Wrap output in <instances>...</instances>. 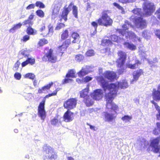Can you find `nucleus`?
<instances>
[{"mask_svg":"<svg viewBox=\"0 0 160 160\" xmlns=\"http://www.w3.org/2000/svg\"><path fill=\"white\" fill-rule=\"evenodd\" d=\"M60 10V8L57 6H55L52 10V15L55 16L58 14Z\"/></svg>","mask_w":160,"mask_h":160,"instance_id":"34","label":"nucleus"},{"mask_svg":"<svg viewBox=\"0 0 160 160\" xmlns=\"http://www.w3.org/2000/svg\"><path fill=\"white\" fill-rule=\"evenodd\" d=\"M36 15L41 18H43L45 16V13L41 9H38L36 11Z\"/></svg>","mask_w":160,"mask_h":160,"instance_id":"37","label":"nucleus"},{"mask_svg":"<svg viewBox=\"0 0 160 160\" xmlns=\"http://www.w3.org/2000/svg\"><path fill=\"white\" fill-rule=\"evenodd\" d=\"M89 92V88H85L80 92V97L83 98V99L89 96L88 95Z\"/></svg>","mask_w":160,"mask_h":160,"instance_id":"23","label":"nucleus"},{"mask_svg":"<svg viewBox=\"0 0 160 160\" xmlns=\"http://www.w3.org/2000/svg\"><path fill=\"white\" fill-rule=\"evenodd\" d=\"M60 90L59 88H56L52 93L46 95L43 98L38 107V115L42 120H44L46 117V112L45 110V105L46 98L52 96L57 95V92Z\"/></svg>","mask_w":160,"mask_h":160,"instance_id":"4","label":"nucleus"},{"mask_svg":"<svg viewBox=\"0 0 160 160\" xmlns=\"http://www.w3.org/2000/svg\"><path fill=\"white\" fill-rule=\"evenodd\" d=\"M103 78H107L110 81H112L116 78L117 75L115 72L112 71H106L103 73Z\"/></svg>","mask_w":160,"mask_h":160,"instance_id":"14","label":"nucleus"},{"mask_svg":"<svg viewBox=\"0 0 160 160\" xmlns=\"http://www.w3.org/2000/svg\"><path fill=\"white\" fill-rule=\"evenodd\" d=\"M23 24L24 25H28L29 26H31L33 24V22L30 19H26L23 22Z\"/></svg>","mask_w":160,"mask_h":160,"instance_id":"45","label":"nucleus"},{"mask_svg":"<svg viewBox=\"0 0 160 160\" xmlns=\"http://www.w3.org/2000/svg\"><path fill=\"white\" fill-rule=\"evenodd\" d=\"M30 37L29 35H24L21 39V41L26 42L30 39Z\"/></svg>","mask_w":160,"mask_h":160,"instance_id":"48","label":"nucleus"},{"mask_svg":"<svg viewBox=\"0 0 160 160\" xmlns=\"http://www.w3.org/2000/svg\"><path fill=\"white\" fill-rule=\"evenodd\" d=\"M160 135L156 138L150 140V146L152 148V150L155 153H158L160 151Z\"/></svg>","mask_w":160,"mask_h":160,"instance_id":"9","label":"nucleus"},{"mask_svg":"<svg viewBox=\"0 0 160 160\" xmlns=\"http://www.w3.org/2000/svg\"><path fill=\"white\" fill-rule=\"evenodd\" d=\"M111 38L112 41L117 42H119L120 39V38L119 37L115 35H112Z\"/></svg>","mask_w":160,"mask_h":160,"instance_id":"44","label":"nucleus"},{"mask_svg":"<svg viewBox=\"0 0 160 160\" xmlns=\"http://www.w3.org/2000/svg\"><path fill=\"white\" fill-rule=\"evenodd\" d=\"M126 34H127V35H126V38H131L133 39L138 38V37L135 33L131 31L127 32Z\"/></svg>","mask_w":160,"mask_h":160,"instance_id":"30","label":"nucleus"},{"mask_svg":"<svg viewBox=\"0 0 160 160\" xmlns=\"http://www.w3.org/2000/svg\"><path fill=\"white\" fill-rule=\"evenodd\" d=\"M69 32L67 29L63 30L61 35V41H62L67 40L69 37Z\"/></svg>","mask_w":160,"mask_h":160,"instance_id":"25","label":"nucleus"},{"mask_svg":"<svg viewBox=\"0 0 160 160\" xmlns=\"http://www.w3.org/2000/svg\"><path fill=\"white\" fill-rule=\"evenodd\" d=\"M88 74V72L84 69H82L78 74L79 77H83Z\"/></svg>","mask_w":160,"mask_h":160,"instance_id":"41","label":"nucleus"},{"mask_svg":"<svg viewBox=\"0 0 160 160\" xmlns=\"http://www.w3.org/2000/svg\"><path fill=\"white\" fill-rule=\"evenodd\" d=\"M102 116L105 122H110L114 121L116 118L117 115L114 113L108 112L107 111L102 112Z\"/></svg>","mask_w":160,"mask_h":160,"instance_id":"12","label":"nucleus"},{"mask_svg":"<svg viewBox=\"0 0 160 160\" xmlns=\"http://www.w3.org/2000/svg\"><path fill=\"white\" fill-rule=\"evenodd\" d=\"M65 26V25L63 23H58L55 27V29L56 30H59L62 28H64Z\"/></svg>","mask_w":160,"mask_h":160,"instance_id":"36","label":"nucleus"},{"mask_svg":"<svg viewBox=\"0 0 160 160\" xmlns=\"http://www.w3.org/2000/svg\"><path fill=\"white\" fill-rule=\"evenodd\" d=\"M26 51L25 50H22L20 52V54L24 56V57H28V55L26 54Z\"/></svg>","mask_w":160,"mask_h":160,"instance_id":"60","label":"nucleus"},{"mask_svg":"<svg viewBox=\"0 0 160 160\" xmlns=\"http://www.w3.org/2000/svg\"><path fill=\"white\" fill-rule=\"evenodd\" d=\"M77 101L78 100L76 98H70L64 102L63 107L67 110L72 109L76 107Z\"/></svg>","mask_w":160,"mask_h":160,"instance_id":"10","label":"nucleus"},{"mask_svg":"<svg viewBox=\"0 0 160 160\" xmlns=\"http://www.w3.org/2000/svg\"><path fill=\"white\" fill-rule=\"evenodd\" d=\"M34 15L33 14V13H31L29 16L28 19H30L31 20L33 19L34 18Z\"/></svg>","mask_w":160,"mask_h":160,"instance_id":"64","label":"nucleus"},{"mask_svg":"<svg viewBox=\"0 0 160 160\" xmlns=\"http://www.w3.org/2000/svg\"><path fill=\"white\" fill-rule=\"evenodd\" d=\"M71 43V40L70 38L65 40L63 42L62 44L57 48L58 52L60 54L61 56H62L63 54L66 51L67 48Z\"/></svg>","mask_w":160,"mask_h":160,"instance_id":"11","label":"nucleus"},{"mask_svg":"<svg viewBox=\"0 0 160 160\" xmlns=\"http://www.w3.org/2000/svg\"><path fill=\"white\" fill-rule=\"evenodd\" d=\"M42 59L45 62L48 61L51 63H54L57 61V57L54 55L53 49L50 48L47 52L44 54L42 58Z\"/></svg>","mask_w":160,"mask_h":160,"instance_id":"8","label":"nucleus"},{"mask_svg":"<svg viewBox=\"0 0 160 160\" xmlns=\"http://www.w3.org/2000/svg\"><path fill=\"white\" fill-rule=\"evenodd\" d=\"M111 13L109 10H103L101 13V16L97 20L98 25L106 27L111 26L113 20L109 14Z\"/></svg>","mask_w":160,"mask_h":160,"instance_id":"5","label":"nucleus"},{"mask_svg":"<svg viewBox=\"0 0 160 160\" xmlns=\"http://www.w3.org/2000/svg\"><path fill=\"white\" fill-rule=\"evenodd\" d=\"M96 80L97 81L98 84H99L103 88L104 90L105 91L106 89H108L109 92L110 91H112L114 89L112 88L109 89V87H110L111 84H113L115 85L117 89V92L118 91L119 88H120L121 89H125L127 88L128 87V85L127 82L126 81H124L122 82H117L116 83H111L109 84L108 81L104 79L102 76H99L97 77Z\"/></svg>","mask_w":160,"mask_h":160,"instance_id":"3","label":"nucleus"},{"mask_svg":"<svg viewBox=\"0 0 160 160\" xmlns=\"http://www.w3.org/2000/svg\"><path fill=\"white\" fill-rule=\"evenodd\" d=\"M151 103L154 104L155 106L156 110L158 111V114L156 115V118L157 120H160V107L158 105V104L155 102L153 100H152L151 101Z\"/></svg>","mask_w":160,"mask_h":160,"instance_id":"24","label":"nucleus"},{"mask_svg":"<svg viewBox=\"0 0 160 160\" xmlns=\"http://www.w3.org/2000/svg\"><path fill=\"white\" fill-rule=\"evenodd\" d=\"M91 24L94 28V31L92 34L94 35L96 33L97 28L98 24V22H97L95 21H92L91 22Z\"/></svg>","mask_w":160,"mask_h":160,"instance_id":"40","label":"nucleus"},{"mask_svg":"<svg viewBox=\"0 0 160 160\" xmlns=\"http://www.w3.org/2000/svg\"><path fill=\"white\" fill-rule=\"evenodd\" d=\"M155 35L160 40V29L156 30L155 32Z\"/></svg>","mask_w":160,"mask_h":160,"instance_id":"56","label":"nucleus"},{"mask_svg":"<svg viewBox=\"0 0 160 160\" xmlns=\"http://www.w3.org/2000/svg\"><path fill=\"white\" fill-rule=\"evenodd\" d=\"M115 84H111L109 87V89L113 88L112 91H110L105 94L104 97L107 101L106 108L108 109H110L114 112V113L117 115V111L119 110L118 106L114 103L112 102L113 100L117 95V89Z\"/></svg>","mask_w":160,"mask_h":160,"instance_id":"2","label":"nucleus"},{"mask_svg":"<svg viewBox=\"0 0 160 160\" xmlns=\"http://www.w3.org/2000/svg\"><path fill=\"white\" fill-rule=\"evenodd\" d=\"M35 5L34 4H29L26 7V9L28 10L32 9H33L35 8Z\"/></svg>","mask_w":160,"mask_h":160,"instance_id":"54","label":"nucleus"},{"mask_svg":"<svg viewBox=\"0 0 160 160\" xmlns=\"http://www.w3.org/2000/svg\"><path fill=\"white\" fill-rule=\"evenodd\" d=\"M122 29H118L117 30V31L118 32L119 34H120L122 36H124L126 35V32H127L126 31L127 30H128V27L127 25H126V24H123L122 26Z\"/></svg>","mask_w":160,"mask_h":160,"instance_id":"22","label":"nucleus"},{"mask_svg":"<svg viewBox=\"0 0 160 160\" xmlns=\"http://www.w3.org/2000/svg\"><path fill=\"white\" fill-rule=\"evenodd\" d=\"M26 32L27 34L29 35H34L37 33V31L31 26L28 27Z\"/></svg>","mask_w":160,"mask_h":160,"instance_id":"27","label":"nucleus"},{"mask_svg":"<svg viewBox=\"0 0 160 160\" xmlns=\"http://www.w3.org/2000/svg\"><path fill=\"white\" fill-rule=\"evenodd\" d=\"M123 45L127 48L131 50H134L136 49V46L133 44H131L128 42H125Z\"/></svg>","mask_w":160,"mask_h":160,"instance_id":"29","label":"nucleus"},{"mask_svg":"<svg viewBox=\"0 0 160 160\" xmlns=\"http://www.w3.org/2000/svg\"><path fill=\"white\" fill-rule=\"evenodd\" d=\"M72 7V13L74 17L76 18H78V9L77 7L74 5V3L72 2L69 5L68 7L66 6H65L61 14L60 15L61 18L60 19V21H61L62 19H64L65 21H66L67 20L68 16L69 13L71 10L70 7Z\"/></svg>","mask_w":160,"mask_h":160,"instance_id":"6","label":"nucleus"},{"mask_svg":"<svg viewBox=\"0 0 160 160\" xmlns=\"http://www.w3.org/2000/svg\"><path fill=\"white\" fill-rule=\"evenodd\" d=\"M153 134L155 135L158 136L160 134V129L157 128H155L152 131Z\"/></svg>","mask_w":160,"mask_h":160,"instance_id":"49","label":"nucleus"},{"mask_svg":"<svg viewBox=\"0 0 160 160\" xmlns=\"http://www.w3.org/2000/svg\"><path fill=\"white\" fill-rule=\"evenodd\" d=\"M155 14L157 15V18L160 20V7L156 11Z\"/></svg>","mask_w":160,"mask_h":160,"instance_id":"58","label":"nucleus"},{"mask_svg":"<svg viewBox=\"0 0 160 160\" xmlns=\"http://www.w3.org/2000/svg\"><path fill=\"white\" fill-rule=\"evenodd\" d=\"M152 95L154 101H160V91L156 90L155 88H153Z\"/></svg>","mask_w":160,"mask_h":160,"instance_id":"18","label":"nucleus"},{"mask_svg":"<svg viewBox=\"0 0 160 160\" xmlns=\"http://www.w3.org/2000/svg\"><path fill=\"white\" fill-rule=\"evenodd\" d=\"M43 152L45 153L46 155L50 154L53 152V149L50 146L47 144H44L42 147Z\"/></svg>","mask_w":160,"mask_h":160,"instance_id":"21","label":"nucleus"},{"mask_svg":"<svg viewBox=\"0 0 160 160\" xmlns=\"http://www.w3.org/2000/svg\"><path fill=\"white\" fill-rule=\"evenodd\" d=\"M75 58L76 61L78 62H80L83 60L84 57L82 54H78L75 56Z\"/></svg>","mask_w":160,"mask_h":160,"instance_id":"35","label":"nucleus"},{"mask_svg":"<svg viewBox=\"0 0 160 160\" xmlns=\"http://www.w3.org/2000/svg\"><path fill=\"white\" fill-rule=\"evenodd\" d=\"M143 70L141 69L134 71L133 73V80H137L140 76L143 74Z\"/></svg>","mask_w":160,"mask_h":160,"instance_id":"19","label":"nucleus"},{"mask_svg":"<svg viewBox=\"0 0 160 160\" xmlns=\"http://www.w3.org/2000/svg\"><path fill=\"white\" fill-rule=\"evenodd\" d=\"M47 90L45 88L44 86L42 87L41 88H39L38 90V92L39 93H42L44 92Z\"/></svg>","mask_w":160,"mask_h":160,"instance_id":"55","label":"nucleus"},{"mask_svg":"<svg viewBox=\"0 0 160 160\" xmlns=\"http://www.w3.org/2000/svg\"><path fill=\"white\" fill-rule=\"evenodd\" d=\"M92 78L89 76H86L85 78V81L86 82H88L91 80Z\"/></svg>","mask_w":160,"mask_h":160,"instance_id":"61","label":"nucleus"},{"mask_svg":"<svg viewBox=\"0 0 160 160\" xmlns=\"http://www.w3.org/2000/svg\"><path fill=\"white\" fill-rule=\"evenodd\" d=\"M22 26V24L20 23H19L16 24L14 25L13 26L9 29V32H10L13 33L16 30L20 28Z\"/></svg>","mask_w":160,"mask_h":160,"instance_id":"31","label":"nucleus"},{"mask_svg":"<svg viewBox=\"0 0 160 160\" xmlns=\"http://www.w3.org/2000/svg\"><path fill=\"white\" fill-rule=\"evenodd\" d=\"M93 99L96 100H99L102 98L103 92L101 89H97L94 90L92 94Z\"/></svg>","mask_w":160,"mask_h":160,"instance_id":"15","label":"nucleus"},{"mask_svg":"<svg viewBox=\"0 0 160 160\" xmlns=\"http://www.w3.org/2000/svg\"><path fill=\"white\" fill-rule=\"evenodd\" d=\"M24 77L26 78H28L30 79L33 80L35 77V75L32 73H28L25 75Z\"/></svg>","mask_w":160,"mask_h":160,"instance_id":"43","label":"nucleus"},{"mask_svg":"<svg viewBox=\"0 0 160 160\" xmlns=\"http://www.w3.org/2000/svg\"><path fill=\"white\" fill-rule=\"evenodd\" d=\"M46 28V26L45 23H43L41 25V27L39 29V31L42 32L44 31Z\"/></svg>","mask_w":160,"mask_h":160,"instance_id":"59","label":"nucleus"},{"mask_svg":"<svg viewBox=\"0 0 160 160\" xmlns=\"http://www.w3.org/2000/svg\"><path fill=\"white\" fill-rule=\"evenodd\" d=\"M156 7L154 4L152 2H145L143 3L142 9L143 15L148 17L152 15L155 10Z\"/></svg>","mask_w":160,"mask_h":160,"instance_id":"7","label":"nucleus"},{"mask_svg":"<svg viewBox=\"0 0 160 160\" xmlns=\"http://www.w3.org/2000/svg\"><path fill=\"white\" fill-rule=\"evenodd\" d=\"M117 55L118 58L116 59V62L117 68H119L118 72L119 74H122L127 68L131 69H135L138 68L139 65L141 64L139 60H137L133 64H126L127 55L125 52L122 51H118Z\"/></svg>","mask_w":160,"mask_h":160,"instance_id":"1","label":"nucleus"},{"mask_svg":"<svg viewBox=\"0 0 160 160\" xmlns=\"http://www.w3.org/2000/svg\"><path fill=\"white\" fill-rule=\"evenodd\" d=\"M20 64V62L18 60L15 63L13 68H15V70H17L18 69L19 66Z\"/></svg>","mask_w":160,"mask_h":160,"instance_id":"53","label":"nucleus"},{"mask_svg":"<svg viewBox=\"0 0 160 160\" xmlns=\"http://www.w3.org/2000/svg\"><path fill=\"white\" fill-rule=\"evenodd\" d=\"M87 124L89 126L90 129L93 130H95V128L94 126H92V125H90V124L88 123H87Z\"/></svg>","mask_w":160,"mask_h":160,"instance_id":"63","label":"nucleus"},{"mask_svg":"<svg viewBox=\"0 0 160 160\" xmlns=\"http://www.w3.org/2000/svg\"><path fill=\"white\" fill-rule=\"evenodd\" d=\"M65 77L66 78H75V74L73 70L72 69L69 70L68 71V72L66 74Z\"/></svg>","mask_w":160,"mask_h":160,"instance_id":"32","label":"nucleus"},{"mask_svg":"<svg viewBox=\"0 0 160 160\" xmlns=\"http://www.w3.org/2000/svg\"><path fill=\"white\" fill-rule=\"evenodd\" d=\"M73 114V112L70 111V110H67L63 115V121L66 122H69L72 121L74 119Z\"/></svg>","mask_w":160,"mask_h":160,"instance_id":"16","label":"nucleus"},{"mask_svg":"<svg viewBox=\"0 0 160 160\" xmlns=\"http://www.w3.org/2000/svg\"><path fill=\"white\" fill-rule=\"evenodd\" d=\"M51 154H52L51 156L50 155V154L47 155L48 158L51 160H52L53 159H56L57 158V155L54 152V151H53V153H52Z\"/></svg>","mask_w":160,"mask_h":160,"instance_id":"46","label":"nucleus"},{"mask_svg":"<svg viewBox=\"0 0 160 160\" xmlns=\"http://www.w3.org/2000/svg\"><path fill=\"white\" fill-rule=\"evenodd\" d=\"M83 101L87 107L92 106L93 103V101L91 99L89 95L83 99Z\"/></svg>","mask_w":160,"mask_h":160,"instance_id":"26","label":"nucleus"},{"mask_svg":"<svg viewBox=\"0 0 160 160\" xmlns=\"http://www.w3.org/2000/svg\"><path fill=\"white\" fill-rule=\"evenodd\" d=\"M94 52L92 49L88 50L85 53V55L87 57H91L94 55Z\"/></svg>","mask_w":160,"mask_h":160,"instance_id":"42","label":"nucleus"},{"mask_svg":"<svg viewBox=\"0 0 160 160\" xmlns=\"http://www.w3.org/2000/svg\"><path fill=\"white\" fill-rule=\"evenodd\" d=\"M73 81V80L72 79L66 77L64 79L62 82V84H65L66 83H68L70 82H71Z\"/></svg>","mask_w":160,"mask_h":160,"instance_id":"47","label":"nucleus"},{"mask_svg":"<svg viewBox=\"0 0 160 160\" xmlns=\"http://www.w3.org/2000/svg\"><path fill=\"white\" fill-rule=\"evenodd\" d=\"M51 123L52 125H56L58 123H61L62 121H60V119L59 118V116L57 115L54 118L51 120Z\"/></svg>","mask_w":160,"mask_h":160,"instance_id":"28","label":"nucleus"},{"mask_svg":"<svg viewBox=\"0 0 160 160\" xmlns=\"http://www.w3.org/2000/svg\"><path fill=\"white\" fill-rule=\"evenodd\" d=\"M122 119L123 121H128L132 119V117L128 115H125L122 117Z\"/></svg>","mask_w":160,"mask_h":160,"instance_id":"51","label":"nucleus"},{"mask_svg":"<svg viewBox=\"0 0 160 160\" xmlns=\"http://www.w3.org/2000/svg\"><path fill=\"white\" fill-rule=\"evenodd\" d=\"M71 37L73 39L72 43H79L80 41V37L79 34L76 32H73L71 34Z\"/></svg>","mask_w":160,"mask_h":160,"instance_id":"17","label":"nucleus"},{"mask_svg":"<svg viewBox=\"0 0 160 160\" xmlns=\"http://www.w3.org/2000/svg\"><path fill=\"white\" fill-rule=\"evenodd\" d=\"M134 23L136 26L141 29L146 28L147 26L146 20L141 17H138L135 18Z\"/></svg>","mask_w":160,"mask_h":160,"instance_id":"13","label":"nucleus"},{"mask_svg":"<svg viewBox=\"0 0 160 160\" xmlns=\"http://www.w3.org/2000/svg\"><path fill=\"white\" fill-rule=\"evenodd\" d=\"M138 141L140 143H141V145H142V142H143V144H144V145H145L146 144H147V142L146 140L144 138L142 139V141L141 140H138Z\"/></svg>","mask_w":160,"mask_h":160,"instance_id":"62","label":"nucleus"},{"mask_svg":"<svg viewBox=\"0 0 160 160\" xmlns=\"http://www.w3.org/2000/svg\"><path fill=\"white\" fill-rule=\"evenodd\" d=\"M35 6L40 8H44L45 7V5L42 2L39 1L36 2Z\"/></svg>","mask_w":160,"mask_h":160,"instance_id":"39","label":"nucleus"},{"mask_svg":"<svg viewBox=\"0 0 160 160\" xmlns=\"http://www.w3.org/2000/svg\"><path fill=\"white\" fill-rule=\"evenodd\" d=\"M53 84V83L52 82H51L48 84L44 86L47 90H48L50 89Z\"/></svg>","mask_w":160,"mask_h":160,"instance_id":"52","label":"nucleus"},{"mask_svg":"<svg viewBox=\"0 0 160 160\" xmlns=\"http://www.w3.org/2000/svg\"><path fill=\"white\" fill-rule=\"evenodd\" d=\"M113 5L115 7H116L119 10H122L123 9V8L120 6L119 4L116 2H114L113 4Z\"/></svg>","mask_w":160,"mask_h":160,"instance_id":"57","label":"nucleus"},{"mask_svg":"<svg viewBox=\"0 0 160 160\" xmlns=\"http://www.w3.org/2000/svg\"><path fill=\"white\" fill-rule=\"evenodd\" d=\"M35 60L34 58H28L26 61L22 62L21 63L22 67H23L28 64L31 65H33L35 64Z\"/></svg>","mask_w":160,"mask_h":160,"instance_id":"20","label":"nucleus"},{"mask_svg":"<svg viewBox=\"0 0 160 160\" xmlns=\"http://www.w3.org/2000/svg\"><path fill=\"white\" fill-rule=\"evenodd\" d=\"M14 77L17 80H19L21 78V75L19 72H16L14 74Z\"/></svg>","mask_w":160,"mask_h":160,"instance_id":"50","label":"nucleus"},{"mask_svg":"<svg viewBox=\"0 0 160 160\" xmlns=\"http://www.w3.org/2000/svg\"><path fill=\"white\" fill-rule=\"evenodd\" d=\"M48 42V41L47 39L43 38L39 40L38 44L39 47H42L44 45L47 44Z\"/></svg>","mask_w":160,"mask_h":160,"instance_id":"33","label":"nucleus"},{"mask_svg":"<svg viewBox=\"0 0 160 160\" xmlns=\"http://www.w3.org/2000/svg\"><path fill=\"white\" fill-rule=\"evenodd\" d=\"M48 34L52 35L54 32L53 26L51 24H49L48 26Z\"/></svg>","mask_w":160,"mask_h":160,"instance_id":"38","label":"nucleus"}]
</instances>
